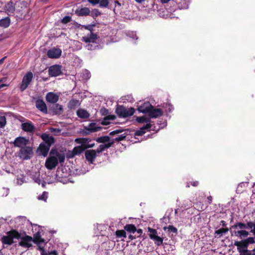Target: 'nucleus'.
<instances>
[{
  "instance_id": "774afa93",
  "label": "nucleus",
  "mask_w": 255,
  "mask_h": 255,
  "mask_svg": "<svg viewBox=\"0 0 255 255\" xmlns=\"http://www.w3.org/2000/svg\"><path fill=\"white\" fill-rule=\"evenodd\" d=\"M107 118L108 120H114L115 119V117L112 115H109Z\"/></svg>"
},
{
  "instance_id": "4c0bfd02",
  "label": "nucleus",
  "mask_w": 255,
  "mask_h": 255,
  "mask_svg": "<svg viewBox=\"0 0 255 255\" xmlns=\"http://www.w3.org/2000/svg\"><path fill=\"white\" fill-rule=\"evenodd\" d=\"M151 239L153 240L155 243L158 246L163 244V239L157 236L151 237Z\"/></svg>"
},
{
  "instance_id": "0eeeda50",
  "label": "nucleus",
  "mask_w": 255,
  "mask_h": 255,
  "mask_svg": "<svg viewBox=\"0 0 255 255\" xmlns=\"http://www.w3.org/2000/svg\"><path fill=\"white\" fill-rule=\"evenodd\" d=\"M97 154L95 150H86L85 152V158L89 163H93L97 156Z\"/></svg>"
},
{
  "instance_id": "6e6552de",
  "label": "nucleus",
  "mask_w": 255,
  "mask_h": 255,
  "mask_svg": "<svg viewBox=\"0 0 255 255\" xmlns=\"http://www.w3.org/2000/svg\"><path fill=\"white\" fill-rule=\"evenodd\" d=\"M28 143L29 139L23 136L16 137L13 142V144L15 147H20V148L23 146H25Z\"/></svg>"
},
{
  "instance_id": "f03ea898",
  "label": "nucleus",
  "mask_w": 255,
  "mask_h": 255,
  "mask_svg": "<svg viewBox=\"0 0 255 255\" xmlns=\"http://www.w3.org/2000/svg\"><path fill=\"white\" fill-rule=\"evenodd\" d=\"M135 112L133 108L127 109L123 106L118 105L116 113L119 117L127 118L133 115Z\"/></svg>"
},
{
  "instance_id": "09e8293b",
  "label": "nucleus",
  "mask_w": 255,
  "mask_h": 255,
  "mask_svg": "<svg viewBox=\"0 0 255 255\" xmlns=\"http://www.w3.org/2000/svg\"><path fill=\"white\" fill-rule=\"evenodd\" d=\"M72 20V18L70 16H65L61 19V22L64 24H66L70 22Z\"/></svg>"
},
{
  "instance_id": "49530a36",
  "label": "nucleus",
  "mask_w": 255,
  "mask_h": 255,
  "mask_svg": "<svg viewBox=\"0 0 255 255\" xmlns=\"http://www.w3.org/2000/svg\"><path fill=\"white\" fill-rule=\"evenodd\" d=\"M48 193L47 192L44 191L41 195L38 197V199L46 201L48 197Z\"/></svg>"
},
{
  "instance_id": "6ab92c4d",
  "label": "nucleus",
  "mask_w": 255,
  "mask_h": 255,
  "mask_svg": "<svg viewBox=\"0 0 255 255\" xmlns=\"http://www.w3.org/2000/svg\"><path fill=\"white\" fill-rule=\"evenodd\" d=\"M47 102L55 104L59 100V96L53 92H49L46 95Z\"/></svg>"
},
{
  "instance_id": "dca6fc26",
  "label": "nucleus",
  "mask_w": 255,
  "mask_h": 255,
  "mask_svg": "<svg viewBox=\"0 0 255 255\" xmlns=\"http://www.w3.org/2000/svg\"><path fill=\"white\" fill-rule=\"evenodd\" d=\"M21 128L23 130L28 132H33L35 127L31 122H28L21 124Z\"/></svg>"
},
{
  "instance_id": "6e6d98bb",
  "label": "nucleus",
  "mask_w": 255,
  "mask_h": 255,
  "mask_svg": "<svg viewBox=\"0 0 255 255\" xmlns=\"http://www.w3.org/2000/svg\"><path fill=\"white\" fill-rule=\"evenodd\" d=\"M95 145V143H90L89 142H87L85 148L87 150V149L93 148V147H94Z\"/></svg>"
},
{
  "instance_id": "864d4df0",
  "label": "nucleus",
  "mask_w": 255,
  "mask_h": 255,
  "mask_svg": "<svg viewBox=\"0 0 255 255\" xmlns=\"http://www.w3.org/2000/svg\"><path fill=\"white\" fill-rule=\"evenodd\" d=\"M151 124L150 123H147L145 125L143 126L141 128V130H143V131H145L146 129H148L151 128Z\"/></svg>"
},
{
  "instance_id": "de8ad7c7",
  "label": "nucleus",
  "mask_w": 255,
  "mask_h": 255,
  "mask_svg": "<svg viewBox=\"0 0 255 255\" xmlns=\"http://www.w3.org/2000/svg\"><path fill=\"white\" fill-rule=\"evenodd\" d=\"M99 6L100 7H107L109 3V0H100Z\"/></svg>"
},
{
  "instance_id": "13d9d810",
  "label": "nucleus",
  "mask_w": 255,
  "mask_h": 255,
  "mask_svg": "<svg viewBox=\"0 0 255 255\" xmlns=\"http://www.w3.org/2000/svg\"><path fill=\"white\" fill-rule=\"evenodd\" d=\"M100 112L103 115H105L108 113V110L105 108L101 109Z\"/></svg>"
},
{
  "instance_id": "79ce46f5",
  "label": "nucleus",
  "mask_w": 255,
  "mask_h": 255,
  "mask_svg": "<svg viewBox=\"0 0 255 255\" xmlns=\"http://www.w3.org/2000/svg\"><path fill=\"white\" fill-rule=\"evenodd\" d=\"M248 247L250 244H253L255 243V236L254 237H249L244 240Z\"/></svg>"
},
{
  "instance_id": "2f4dec72",
  "label": "nucleus",
  "mask_w": 255,
  "mask_h": 255,
  "mask_svg": "<svg viewBox=\"0 0 255 255\" xmlns=\"http://www.w3.org/2000/svg\"><path fill=\"white\" fill-rule=\"evenodd\" d=\"M95 140L98 143H101L103 144L107 143L108 142H111L110 137L108 135L102 136L97 137L95 139Z\"/></svg>"
},
{
  "instance_id": "39448f33",
  "label": "nucleus",
  "mask_w": 255,
  "mask_h": 255,
  "mask_svg": "<svg viewBox=\"0 0 255 255\" xmlns=\"http://www.w3.org/2000/svg\"><path fill=\"white\" fill-rule=\"evenodd\" d=\"M59 159L55 156H49L46 160L45 166L47 169L52 170L58 164Z\"/></svg>"
},
{
  "instance_id": "1a4fd4ad",
  "label": "nucleus",
  "mask_w": 255,
  "mask_h": 255,
  "mask_svg": "<svg viewBox=\"0 0 255 255\" xmlns=\"http://www.w3.org/2000/svg\"><path fill=\"white\" fill-rule=\"evenodd\" d=\"M75 14L78 16H87L90 14V9L87 7L79 6L75 10Z\"/></svg>"
},
{
  "instance_id": "8fccbe9b",
  "label": "nucleus",
  "mask_w": 255,
  "mask_h": 255,
  "mask_svg": "<svg viewBox=\"0 0 255 255\" xmlns=\"http://www.w3.org/2000/svg\"><path fill=\"white\" fill-rule=\"evenodd\" d=\"M252 251L248 250H243L242 252L240 253V255H252Z\"/></svg>"
},
{
  "instance_id": "58836bf2",
  "label": "nucleus",
  "mask_w": 255,
  "mask_h": 255,
  "mask_svg": "<svg viewBox=\"0 0 255 255\" xmlns=\"http://www.w3.org/2000/svg\"><path fill=\"white\" fill-rule=\"evenodd\" d=\"M115 235L118 238H126L127 234L125 230H117L116 231Z\"/></svg>"
},
{
  "instance_id": "473e14b6",
  "label": "nucleus",
  "mask_w": 255,
  "mask_h": 255,
  "mask_svg": "<svg viewBox=\"0 0 255 255\" xmlns=\"http://www.w3.org/2000/svg\"><path fill=\"white\" fill-rule=\"evenodd\" d=\"M10 23V19L9 17H6L0 20V26L3 28L8 27Z\"/></svg>"
},
{
  "instance_id": "7ed1b4c3",
  "label": "nucleus",
  "mask_w": 255,
  "mask_h": 255,
  "mask_svg": "<svg viewBox=\"0 0 255 255\" xmlns=\"http://www.w3.org/2000/svg\"><path fill=\"white\" fill-rule=\"evenodd\" d=\"M33 152L32 147L30 146H23L19 150V156L24 160L30 159L33 156Z\"/></svg>"
},
{
  "instance_id": "bf43d9fd",
  "label": "nucleus",
  "mask_w": 255,
  "mask_h": 255,
  "mask_svg": "<svg viewBox=\"0 0 255 255\" xmlns=\"http://www.w3.org/2000/svg\"><path fill=\"white\" fill-rule=\"evenodd\" d=\"M167 107H168L169 112H170L173 109L172 105L170 104L166 103L165 104V107L167 108Z\"/></svg>"
},
{
  "instance_id": "423d86ee",
  "label": "nucleus",
  "mask_w": 255,
  "mask_h": 255,
  "mask_svg": "<svg viewBox=\"0 0 255 255\" xmlns=\"http://www.w3.org/2000/svg\"><path fill=\"white\" fill-rule=\"evenodd\" d=\"M61 66L54 65L50 66L48 69V74L50 77H57L62 74Z\"/></svg>"
},
{
  "instance_id": "a18cd8bd",
  "label": "nucleus",
  "mask_w": 255,
  "mask_h": 255,
  "mask_svg": "<svg viewBox=\"0 0 255 255\" xmlns=\"http://www.w3.org/2000/svg\"><path fill=\"white\" fill-rule=\"evenodd\" d=\"M148 232L149 233V236L150 239H151V237H152V236H157V232L154 229H152L151 228L148 227Z\"/></svg>"
},
{
  "instance_id": "7c9ffc66",
  "label": "nucleus",
  "mask_w": 255,
  "mask_h": 255,
  "mask_svg": "<svg viewBox=\"0 0 255 255\" xmlns=\"http://www.w3.org/2000/svg\"><path fill=\"white\" fill-rule=\"evenodd\" d=\"M250 232H248L245 230H241L235 232L236 236L239 237L241 239L245 238L250 235Z\"/></svg>"
},
{
  "instance_id": "5fc2aeb1",
  "label": "nucleus",
  "mask_w": 255,
  "mask_h": 255,
  "mask_svg": "<svg viewBox=\"0 0 255 255\" xmlns=\"http://www.w3.org/2000/svg\"><path fill=\"white\" fill-rule=\"evenodd\" d=\"M92 5H95L100 2V0H87Z\"/></svg>"
},
{
  "instance_id": "412c9836",
  "label": "nucleus",
  "mask_w": 255,
  "mask_h": 255,
  "mask_svg": "<svg viewBox=\"0 0 255 255\" xmlns=\"http://www.w3.org/2000/svg\"><path fill=\"white\" fill-rule=\"evenodd\" d=\"M51 110L53 114L60 115L63 112V109L61 105L58 104H54L51 108Z\"/></svg>"
},
{
  "instance_id": "37998d69",
  "label": "nucleus",
  "mask_w": 255,
  "mask_h": 255,
  "mask_svg": "<svg viewBox=\"0 0 255 255\" xmlns=\"http://www.w3.org/2000/svg\"><path fill=\"white\" fill-rule=\"evenodd\" d=\"M127 130V129H123L122 128H119L118 129H117L116 130H114L110 132L109 134L110 135H111V136H113V135H115L116 134L122 133L123 131H126Z\"/></svg>"
},
{
  "instance_id": "4be33fe9",
  "label": "nucleus",
  "mask_w": 255,
  "mask_h": 255,
  "mask_svg": "<svg viewBox=\"0 0 255 255\" xmlns=\"http://www.w3.org/2000/svg\"><path fill=\"white\" fill-rule=\"evenodd\" d=\"M50 146L46 145L43 142L41 143L39 146L38 149L41 152V154L45 157L47 155L49 151Z\"/></svg>"
},
{
  "instance_id": "a19ab883",
  "label": "nucleus",
  "mask_w": 255,
  "mask_h": 255,
  "mask_svg": "<svg viewBox=\"0 0 255 255\" xmlns=\"http://www.w3.org/2000/svg\"><path fill=\"white\" fill-rule=\"evenodd\" d=\"M127 135H128L127 133H124L123 134H122L120 135H119L118 137L114 138L113 141H114V142H115V141L119 142V141L123 140L126 138Z\"/></svg>"
},
{
  "instance_id": "4d7b16f0",
  "label": "nucleus",
  "mask_w": 255,
  "mask_h": 255,
  "mask_svg": "<svg viewBox=\"0 0 255 255\" xmlns=\"http://www.w3.org/2000/svg\"><path fill=\"white\" fill-rule=\"evenodd\" d=\"M108 119L106 117L104 119V120L102 122L101 124L103 125H108L110 123L108 121Z\"/></svg>"
},
{
  "instance_id": "9b49d317",
  "label": "nucleus",
  "mask_w": 255,
  "mask_h": 255,
  "mask_svg": "<svg viewBox=\"0 0 255 255\" xmlns=\"http://www.w3.org/2000/svg\"><path fill=\"white\" fill-rule=\"evenodd\" d=\"M61 53L62 51L60 49L53 48L47 51V55L49 58L57 59L60 57Z\"/></svg>"
},
{
  "instance_id": "0e129e2a",
  "label": "nucleus",
  "mask_w": 255,
  "mask_h": 255,
  "mask_svg": "<svg viewBox=\"0 0 255 255\" xmlns=\"http://www.w3.org/2000/svg\"><path fill=\"white\" fill-rule=\"evenodd\" d=\"M213 198L211 196L207 197L208 203L211 204L212 202Z\"/></svg>"
},
{
  "instance_id": "393cba45",
  "label": "nucleus",
  "mask_w": 255,
  "mask_h": 255,
  "mask_svg": "<svg viewBox=\"0 0 255 255\" xmlns=\"http://www.w3.org/2000/svg\"><path fill=\"white\" fill-rule=\"evenodd\" d=\"M77 116L82 119H86L89 118L90 115L87 110L83 109H79L76 112Z\"/></svg>"
},
{
  "instance_id": "cd10ccee",
  "label": "nucleus",
  "mask_w": 255,
  "mask_h": 255,
  "mask_svg": "<svg viewBox=\"0 0 255 255\" xmlns=\"http://www.w3.org/2000/svg\"><path fill=\"white\" fill-rule=\"evenodd\" d=\"M91 141V139L90 138L80 137L77 138L75 139V142L77 144H80V146H84L86 147L87 142Z\"/></svg>"
},
{
  "instance_id": "f3484780",
  "label": "nucleus",
  "mask_w": 255,
  "mask_h": 255,
  "mask_svg": "<svg viewBox=\"0 0 255 255\" xmlns=\"http://www.w3.org/2000/svg\"><path fill=\"white\" fill-rule=\"evenodd\" d=\"M4 9L5 10V12L8 15H10L11 14L14 13L15 11V4L11 0H10L5 4L4 7Z\"/></svg>"
},
{
  "instance_id": "20e7f679",
  "label": "nucleus",
  "mask_w": 255,
  "mask_h": 255,
  "mask_svg": "<svg viewBox=\"0 0 255 255\" xmlns=\"http://www.w3.org/2000/svg\"><path fill=\"white\" fill-rule=\"evenodd\" d=\"M33 78V74L31 72H28L23 77L20 86V90L21 92L24 91L30 84Z\"/></svg>"
},
{
  "instance_id": "2eb2a0df",
  "label": "nucleus",
  "mask_w": 255,
  "mask_h": 255,
  "mask_svg": "<svg viewBox=\"0 0 255 255\" xmlns=\"http://www.w3.org/2000/svg\"><path fill=\"white\" fill-rule=\"evenodd\" d=\"M152 106L149 102H144L138 107L137 110L140 113L148 114L150 110H152Z\"/></svg>"
},
{
  "instance_id": "c756f323",
  "label": "nucleus",
  "mask_w": 255,
  "mask_h": 255,
  "mask_svg": "<svg viewBox=\"0 0 255 255\" xmlns=\"http://www.w3.org/2000/svg\"><path fill=\"white\" fill-rule=\"evenodd\" d=\"M32 241H33L35 244L39 245L44 242V240L41 238L40 233L38 232L34 234V239Z\"/></svg>"
},
{
  "instance_id": "f8f14e48",
  "label": "nucleus",
  "mask_w": 255,
  "mask_h": 255,
  "mask_svg": "<svg viewBox=\"0 0 255 255\" xmlns=\"http://www.w3.org/2000/svg\"><path fill=\"white\" fill-rule=\"evenodd\" d=\"M49 156H55L59 159L60 163H62L65 161V156L64 153L59 152L58 149L56 148H53L50 151Z\"/></svg>"
},
{
  "instance_id": "72a5a7b5",
  "label": "nucleus",
  "mask_w": 255,
  "mask_h": 255,
  "mask_svg": "<svg viewBox=\"0 0 255 255\" xmlns=\"http://www.w3.org/2000/svg\"><path fill=\"white\" fill-rule=\"evenodd\" d=\"M229 229L228 228H222L218 230L215 231V237L218 238H221L223 234H225L229 231Z\"/></svg>"
},
{
  "instance_id": "a878e982",
  "label": "nucleus",
  "mask_w": 255,
  "mask_h": 255,
  "mask_svg": "<svg viewBox=\"0 0 255 255\" xmlns=\"http://www.w3.org/2000/svg\"><path fill=\"white\" fill-rule=\"evenodd\" d=\"M114 143V141H112L111 142L100 144L99 147L95 150L97 153H100L104 151L106 149L111 147Z\"/></svg>"
},
{
  "instance_id": "c03bdc74",
  "label": "nucleus",
  "mask_w": 255,
  "mask_h": 255,
  "mask_svg": "<svg viewBox=\"0 0 255 255\" xmlns=\"http://www.w3.org/2000/svg\"><path fill=\"white\" fill-rule=\"evenodd\" d=\"M6 124V119L5 116H0V128H3Z\"/></svg>"
},
{
  "instance_id": "f257e3e1",
  "label": "nucleus",
  "mask_w": 255,
  "mask_h": 255,
  "mask_svg": "<svg viewBox=\"0 0 255 255\" xmlns=\"http://www.w3.org/2000/svg\"><path fill=\"white\" fill-rule=\"evenodd\" d=\"M20 238V234L16 230H11L7 233V236L1 238V241L3 244L10 245L13 243V239Z\"/></svg>"
},
{
  "instance_id": "3c124183",
  "label": "nucleus",
  "mask_w": 255,
  "mask_h": 255,
  "mask_svg": "<svg viewBox=\"0 0 255 255\" xmlns=\"http://www.w3.org/2000/svg\"><path fill=\"white\" fill-rule=\"evenodd\" d=\"M145 133V131H143L141 130V128H140L139 130H137L135 132V135L137 136H141Z\"/></svg>"
},
{
  "instance_id": "5701e85b",
  "label": "nucleus",
  "mask_w": 255,
  "mask_h": 255,
  "mask_svg": "<svg viewBox=\"0 0 255 255\" xmlns=\"http://www.w3.org/2000/svg\"><path fill=\"white\" fill-rule=\"evenodd\" d=\"M95 123H91L88 127H85V129L90 132H94L101 130L102 129L101 127H96Z\"/></svg>"
},
{
  "instance_id": "f704fd0d",
  "label": "nucleus",
  "mask_w": 255,
  "mask_h": 255,
  "mask_svg": "<svg viewBox=\"0 0 255 255\" xmlns=\"http://www.w3.org/2000/svg\"><path fill=\"white\" fill-rule=\"evenodd\" d=\"M124 229L130 233H134L136 231V228L133 224H127L124 227Z\"/></svg>"
},
{
  "instance_id": "9d476101",
  "label": "nucleus",
  "mask_w": 255,
  "mask_h": 255,
  "mask_svg": "<svg viewBox=\"0 0 255 255\" xmlns=\"http://www.w3.org/2000/svg\"><path fill=\"white\" fill-rule=\"evenodd\" d=\"M21 241L19 243V246L24 247V248H29L32 246L31 242L33 240V239L31 237L26 235L24 237H21L20 238Z\"/></svg>"
},
{
  "instance_id": "4468645a",
  "label": "nucleus",
  "mask_w": 255,
  "mask_h": 255,
  "mask_svg": "<svg viewBox=\"0 0 255 255\" xmlns=\"http://www.w3.org/2000/svg\"><path fill=\"white\" fill-rule=\"evenodd\" d=\"M36 108L44 114L47 113V108L45 103L42 99H37L35 102Z\"/></svg>"
},
{
  "instance_id": "ea45409f",
  "label": "nucleus",
  "mask_w": 255,
  "mask_h": 255,
  "mask_svg": "<svg viewBox=\"0 0 255 255\" xmlns=\"http://www.w3.org/2000/svg\"><path fill=\"white\" fill-rule=\"evenodd\" d=\"M166 229H168V232L170 233L172 232L173 233H175V234H177L178 233L177 229L172 225H170L168 227L164 228V230H165Z\"/></svg>"
},
{
  "instance_id": "e2e57ef3",
  "label": "nucleus",
  "mask_w": 255,
  "mask_h": 255,
  "mask_svg": "<svg viewBox=\"0 0 255 255\" xmlns=\"http://www.w3.org/2000/svg\"><path fill=\"white\" fill-rule=\"evenodd\" d=\"M67 156L69 158H72L75 156H73V150L69 152Z\"/></svg>"
},
{
  "instance_id": "680f3d73",
  "label": "nucleus",
  "mask_w": 255,
  "mask_h": 255,
  "mask_svg": "<svg viewBox=\"0 0 255 255\" xmlns=\"http://www.w3.org/2000/svg\"><path fill=\"white\" fill-rule=\"evenodd\" d=\"M48 255H58V253L56 251H52L48 252Z\"/></svg>"
},
{
  "instance_id": "e433bc0d",
  "label": "nucleus",
  "mask_w": 255,
  "mask_h": 255,
  "mask_svg": "<svg viewBox=\"0 0 255 255\" xmlns=\"http://www.w3.org/2000/svg\"><path fill=\"white\" fill-rule=\"evenodd\" d=\"M102 13L99 11V10L97 8H94L90 10V14L89 15L94 19H96L97 17L101 15Z\"/></svg>"
},
{
  "instance_id": "ddd939ff",
  "label": "nucleus",
  "mask_w": 255,
  "mask_h": 255,
  "mask_svg": "<svg viewBox=\"0 0 255 255\" xmlns=\"http://www.w3.org/2000/svg\"><path fill=\"white\" fill-rule=\"evenodd\" d=\"M99 38L96 33H90V35L82 37V40L85 43H95Z\"/></svg>"
},
{
  "instance_id": "c9c22d12",
  "label": "nucleus",
  "mask_w": 255,
  "mask_h": 255,
  "mask_svg": "<svg viewBox=\"0 0 255 255\" xmlns=\"http://www.w3.org/2000/svg\"><path fill=\"white\" fill-rule=\"evenodd\" d=\"M136 121L138 123H150V118L148 117H147L146 116H142V117H136Z\"/></svg>"
},
{
  "instance_id": "338daca9",
  "label": "nucleus",
  "mask_w": 255,
  "mask_h": 255,
  "mask_svg": "<svg viewBox=\"0 0 255 255\" xmlns=\"http://www.w3.org/2000/svg\"><path fill=\"white\" fill-rule=\"evenodd\" d=\"M82 132H83V134L85 135H88L90 133H92V132H90L89 131L86 130L85 128L83 130Z\"/></svg>"
},
{
  "instance_id": "c85d7f7f",
  "label": "nucleus",
  "mask_w": 255,
  "mask_h": 255,
  "mask_svg": "<svg viewBox=\"0 0 255 255\" xmlns=\"http://www.w3.org/2000/svg\"><path fill=\"white\" fill-rule=\"evenodd\" d=\"M80 103L79 101L76 99H72L70 100L68 104V107L70 110L76 109L77 107L79 106Z\"/></svg>"
},
{
  "instance_id": "052dcab7",
  "label": "nucleus",
  "mask_w": 255,
  "mask_h": 255,
  "mask_svg": "<svg viewBox=\"0 0 255 255\" xmlns=\"http://www.w3.org/2000/svg\"><path fill=\"white\" fill-rule=\"evenodd\" d=\"M192 186L194 187H197L199 185V182L198 181H194L191 182Z\"/></svg>"
},
{
  "instance_id": "603ef678",
  "label": "nucleus",
  "mask_w": 255,
  "mask_h": 255,
  "mask_svg": "<svg viewBox=\"0 0 255 255\" xmlns=\"http://www.w3.org/2000/svg\"><path fill=\"white\" fill-rule=\"evenodd\" d=\"M82 28H84L85 29L89 30L90 33L93 32L94 31V28H92L90 24L82 25Z\"/></svg>"
},
{
  "instance_id": "69168bd1",
  "label": "nucleus",
  "mask_w": 255,
  "mask_h": 255,
  "mask_svg": "<svg viewBox=\"0 0 255 255\" xmlns=\"http://www.w3.org/2000/svg\"><path fill=\"white\" fill-rule=\"evenodd\" d=\"M40 251H41V255H48L47 253H45V251L43 248L39 247Z\"/></svg>"
},
{
  "instance_id": "a211bd4d",
  "label": "nucleus",
  "mask_w": 255,
  "mask_h": 255,
  "mask_svg": "<svg viewBox=\"0 0 255 255\" xmlns=\"http://www.w3.org/2000/svg\"><path fill=\"white\" fill-rule=\"evenodd\" d=\"M148 117L151 118H157L163 115V112L160 109L154 108L152 106V110L149 112Z\"/></svg>"
},
{
  "instance_id": "bb28decb",
  "label": "nucleus",
  "mask_w": 255,
  "mask_h": 255,
  "mask_svg": "<svg viewBox=\"0 0 255 255\" xmlns=\"http://www.w3.org/2000/svg\"><path fill=\"white\" fill-rule=\"evenodd\" d=\"M86 150L84 146H76L73 149V156L80 155Z\"/></svg>"
},
{
  "instance_id": "b1692460",
  "label": "nucleus",
  "mask_w": 255,
  "mask_h": 255,
  "mask_svg": "<svg viewBox=\"0 0 255 255\" xmlns=\"http://www.w3.org/2000/svg\"><path fill=\"white\" fill-rule=\"evenodd\" d=\"M234 245L237 247L238 251L240 253L242 252L243 250H248V247L244 240L240 242L235 241Z\"/></svg>"
},
{
  "instance_id": "aec40b11",
  "label": "nucleus",
  "mask_w": 255,
  "mask_h": 255,
  "mask_svg": "<svg viewBox=\"0 0 255 255\" xmlns=\"http://www.w3.org/2000/svg\"><path fill=\"white\" fill-rule=\"evenodd\" d=\"M41 138L44 141V143L49 146H51L55 142V139L52 136H50L47 133H43L41 136Z\"/></svg>"
}]
</instances>
